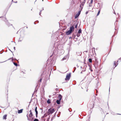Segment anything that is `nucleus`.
Wrapping results in <instances>:
<instances>
[{
  "instance_id": "11",
  "label": "nucleus",
  "mask_w": 121,
  "mask_h": 121,
  "mask_svg": "<svg viewBox=\"0 0 121 121\" xmlns=\"http://www.w3.org/2000/svg\"><path fill=\"white\" fill-rule=\"evenodd\" d=\"M93 2V0H91V2L89 4V6L91 7L92 6V4Z\"/></svg>"
},
{
  "instance_id": "17",
  "label": "nucleus",
  "mask_w": 121,
  "mask_h": 121,
  "mask_svg": "<svg viewBox=\"0 0 121 121\" xmlns=\"http://www.w3.org/2000/svg\"><path fill=\"white\" fill-rule=\"evenodd\" d=\"M78 33L79 34L81 33H82V30L81 29H80L79 30Z\"/></svg>"
},
{
  "instance_id": "8",
  "label": "nucleus",
  "mask_w": 121,
  "mask_h": 121,
  "mask_svg": "<svg viewBox=\"0 0 121 121\" xmlns=\"http://www.w3.org/2000/svg\"><path fill=\"white\" fill-rule=\"evenodd\" d=\"M72 33V32L69 30L66 32V34L67 35H69L71 34Z\"/></svg>"
},
{
  "instance_id": "21",
  "label": "nucleus",
  "mask_w": 121,
  "mask_h": 121,
  "mask_svg": "<svg viewBox=\"0 0 121 121\" xmlns=\"http://www.w3.org/2000/svg\"><path fill=\"white\" fill-rule=\"evenodd\" d=\"M34 110H33V109H32L31 110H30V114H31V113H33V112H32V111H34Z\"/></svg>"
},
{
  "instance_id": "1",
  "label": "nucleus",
  "mask_w": 121,
  "mask_h": 121,
  "mask_svg": "<svg viewBox=\"0 0 121 121\" xmlns=\"http://www.w3.org/2000/svg\"><path fill=\"white\" fill-rule=\"evenodd\" d=\"M47 114H44L43 116H42L41 117V120L45 121L46 118H45L46 117H47V121H49V119H50V115H49L50 114H48V115H47Z\"/></svg>"
},
{
  "instance_id": "37",
  "label": "nucleus",
  "mask_w": 121,
  "mask_h": 121,
  "mask_svg": "<svg viewBox=\"0 0 121 121\" xmlns=\"http://www.w3.org/2000/svg\"><path fill=\"white\" fill-rule=\"evenodd\" d=\"M14 119H13V120L12 121H14Z\"/></svg>"
},
{
  "instance_id": "6",
  "label": "nucleus",
  "mask_w": 121,
  "mask_h": 121,
  "mask_svg": "<svg viewBox=\"0 0 121 121\" xmlns=\"http://www.w3.org/2000/svg\"><path fill=\"white\" fill-rule=\"evenodd\" d=\"M74 28L73 26H72L70 27L69 30L72 32L73 31H74Z\"/></svg>"
},
{
  "instance_id": "18",
  "label": "nucleus",
  "mask_w": 121,
  "mask_h": 121,
  "mask_svg": "<svg viewBox=\"0 0 121 121\" xmlns=\"http://www.w3.org/2000/svg\"><path fill=\"white\" fill-rule=\"evenodd\" d=\"M51 102V100L50 99H48L47 101V103L49 104Z\"/></svg>"
},
{
  "instance_id": "9",
  "label": "nucleus",
  "mask_w": 121,
  "mask_h": 121,
  "mask_svg": "<svg viewBox=\"0 0 121 121\" xmlns=\"http://www.w3.org/2000/svg\"><path fill=\"white\" fill-rule=\"evenodd\" d=\"M7 115L6 114L4 115L3 117V120H6L7 119Z\"/></svg>"
},
{
  "instance_id": "25",
  "label": "nucleus",
  "mask_w": 121,
  "mask_h": 121,
  "mask_svg": "<svg viewBox=\"0 0 121 121\" xmlns=\"http://www.w3.org/2000/svg\"><path fill=\"white\" fill-rule=\"evenodd\" d=\"M87 119H89L90 117V115H89L87 117Z\"/></svg>"
},
{
  "instance_id": "36",
  "label": "nucleus",
  "mask_w": 121,
  "mask_h": 121,
  "mask_svg": "<svg viewBox=\"0 0 121 121\" xmlns=\"http://www.w3.org/2000/svg\"><path fill=\"white\" fill-rule=\"evenodd\" d=\"M117 114L121 115V114Z\"/></svg>"
},
{
  "instance_id": "5",
  "label": "nucleus",
  "mask_w": 121,
  "mask_h": 121,
  "mask_svg": "<svg viewBox=\"0 0 121 121\" xmlns=\"http://www.w3.org/2000/svg\"><path fill=\"white\" fill-rule=\"evenodd\" d=\"M48 111L49 112L52 113L54 111V109L53 108H51L49 109Z\"/></svg>"
},
{
  "instance_id": "32",
  "label": "nucleus",
  "mask_w": 121,
  "mask_h": 121,
  "mask_svg": "<svg viewBox=\"0 0 121 121\" xmlns=\"http://www.w3.org/2000/svg\"><path fill=\"white\" fill-rule=\"evenodd\" d=\"M78 15L77 16H76V15L75 17V18H76L78 17Z\"/></svg>"
},
{
  "instance_id": "14",
  "label": "nucleus",
  "mask_w": 121,
  "mask_h": 121,
  "mask_svg": "<svg viewBox=\"0 0 121 121\" xmlns=\"http://www.w3.org/2000/svg\"><path fill=\"white\" fill-rule=\"evenodd\" d=\"M56 114H54V116L52 117L51 119V121H52V120L55 118Z\"/></svg>"
},
{
  "instance_id": "12",
  "label": "nucleus",
  "mask_w": 121,
  "mask_h": 121,
  "mask_svg": "<svg viewBox=\"0 0 121 121\" xmlns=\"http://www.w3.org/2000/svg\"><path fill=\"white\" fill-rule=\"evenodd\" d=\"M85 0H84V1H83V2H81V4L82 5V6H83V5H84L85 3Z\"/></svg>"
},
{
  "instance_id": "16",
  "label": "nucleus",
  "mask_w": 121,
  "mask_h": 121,
  "mask_svg": "<svg viewBox=\"0 0 121 121\" xmlns=\"http://www.w3.org/2000/svg\"><path fill=\"white\" fill-rule=\"evenodd\" d=\"M117 65H116V62L114 61V64H113V67H114V68Z\"/></svg>"
},
{
  "instance_id": "15",
  "label": "nucleus",
  "mask_w": 121,
  "mask_h": 121,
  "mask_svg": "<svg viewBox=\"0 0 121 121\" xmlns=\"http://www.w3.org/2000/svg\"><path fill=\"white\" fill-rule=\"evenodd\" d=\"M59 100H57L56 101V102L58 104H60V101Z\"/></svg>"
},
{
  "instance_id": "20",
  "label": "nucleus",
  "mask_w": 121,
  "mask_h": 121,
  "mask_svg": "<svg viewBox=\"0 0 121 121\" xmlns=\"http://www.w3.org/2000/svg\"><path fill=\"white\" fill-rule=\"evenodd\" d=\"M100 10H99L97 14V16H98L99 15V14L100 13Z\"/></svg>"
},
{
  "instance_id": "13",
  "label": "nucleus",
  "mask_w": 121,
  "mask_h": 121,
  "mask_svg": "<svg viewBox=\"0 0 121 121\" xmlns=\"http://www.w3.org/2000/svg\"><path fill=\"white\" fill-rule=\"evenodd\" d=\"M23 110V109H21L20 110H18V113H22V111Z\"/></svg>"
},
{
  "instance_id": "33",
  "label": "nucleus",
  "mask_w": 121,
  "mask_h": 121,
  "mask_svg": "<svg viewBox=\"0 0 121 121\" xmlns=\"http://www.w3.org/2000/svg\"><path fill=\"white\" fill-rule=\"evenodd\" d=\"M38 114H35L36 116V117H37V116Z\"/></svg>"
},
{
  "instance_id": "30",
  "label": "nucleus",
  "mask_w": 121,
  "mask_h": 121,
  "mask_svg": "<svg viewBox=\"0 0 121 121\" xmlns=\"http://www.w3.org/2000/svg\"><path fill=\"white\" fill-rule=\"evenodd\" d=\"M80 11H79L78 13V16H79V15L80 14Z\"/></svg>"
},
{
  "instance_id": "26",
  "label": "nucleus",
  "mask_w": 121,
  "mask_h": 121,
  "mask_svg": "<svg viewBox=\"0 0 121 121\" xmlns=\"http://www.w3.org/2000/svg\"><path fill=\"white\" fill-rule=\"evenodd\" d=\"M60 114H57V116L58 117H59L60 116Z\"/></svg>"
},
{
  "instance_id": "2",
  "label": "nucleus",
  "mask_w": 121,
  "mask_h": 121,
  "mask_svg": "<svg viewBox=\"0 0 121 121\" xmlns=\"http://www.w3.org/2000/svg\"><path fill=\"white\" fill-rule=\"evenodd\" d=\"M28 114H27L26 115L28 120L29 121H32L34 119L33 114H29L28 115Z\"/></svg>"
},
{
  "instance_id": "35",
  "label": "nucleus",
  "mask_w": 121,
  "mask_h": 121,
  "mask_svg": "<svg viewBox=\"0 0 121 121\" xmlns=\"http://www.w3.org/2000/svg\"><path fill=\"white\" fill-rule=\"evenodd\" d=\"M12 116H13V118H15V117H14V115H12Z\"/></svg>"
},
{
  "instance_id": "3",
  "label": "nucleus",
  "mask_w": 121,
  "mask_h": 121,
  "mask_svg": "<svg viewBox=\"0 0 121 121\" xmlns=\"http://www.w3.org/2000/svg\"><path fill=\"white\" fill-rule=\"evenodd\" d=\"M94 103H90L88 105L87 107L88 108L90 109H92L94 107Z\"/></svg>"
},
{
  "instance_id": "19",
  "label": "nucleus",
  "mask_w": 121,
  "mask_h": 121,
  "mask_svg": "<svg viewBox=\"0 0 121 121\" xmlns=\"http://www.w3.org/2000/svg\"><path fill=\"white\" fill-rule=\"evenodd\" d=\"M35 112L36 113H38V112L37 111V107H36L35 109Z\"/></svg>"
},
{
  "instance_id": "10",
  "label": "nucleus",
  "mask_w": 121,
  "mask_h": 121,
  "mask_svg": "<svg viewBox=\"0 0 121 121\" xmlns=\"http://www.w3.org/2000/svg\"><path fill=\"white\" fill-rule=\"evenodd\" d=\"M62 98V96L60 94L59 95L58 97V100H60Z\"/></svg>"
},
{
  "instance_id": "7",
  "label": "nucleus",
  "mask_w": 121,
  "mask_h": 121,
  "mask_svg": "<svg viewBox=\"0 0 121 121\" xmlns=\"http://www.w3.org/2000/svg\"><path fill=\"white\" fill-rule=\"evenodd\" d=\"M81 115H82V116L80 115L79 114V115L78 116V117L80 119H82L83 118L82 116H85V115H84L83 114H81Z\"/></svg>"
},
{
  "instance_id": "27",
  "label": "nucleus",
  "mask_w": 121,
  "mask_h": 121,
  "mask_svg": "<svg viewBox=\"0 0 121 121\" xmlns=\"http://www.w3.org/2000/svg\"><path fill=\"white\" fill-rule=\"evenodd\" d=\"M78 24H76V25L75 26V28H77V26H78Z\"/></svg>"
},
{
  "instance_id": "4",
  "label": "nucleus",
  "mask_w": 121,
  "mask_h": 121,
  "mask_svg": "<svg viewBox=\"0 0 121 121\" xmlns=\"http://www.w3.org/2000/svg\"><path fill=\"white\" fill-rule=\"evenodd\" d=\"M71 77V73H69L67 74L66 75V78H65V80H69L70 79V78Z\"/></svg>"
},
{
  "instance_id": "24",
  "label": "nucleus",
  "mask_w": 121,
  "mask_h": 121,
  "mask_svg": "<svg viewBox=\"0 0 121 121\" xmlns=\"http://www.w3.org/2000/svg\"><path fill=\"white\" fill-rule=\"evenodd\" d=\"M13 64L16 66H17V64L15 62H13Z\"/></svg>"
},
{
  "instance_id": "22",
  "label": "nucleus",
  "mask_w": 121,
  "mask_h": 121,
  "mask_svg": "<svg viewBox=\"0 0 121 121\" xmlns=\"http://www.w3.org/2000/svg\"><path fill=\"white\" fill-rule=\"evenodd\" d=\"M34 121H39V120L35 118L34 120Z\"/></svg>"
},
{
  "instance_id": "29",
  "label": "nucleus",
  "mask_w": 121,
  "mask_h": 121,
  "mask_svg": "<svg viewBox=\"0 0 121 121\" xmlns=\"http://www.w3.org/2000/svg\"><path fill=\"white\" fill-rule=\"evenodd\" d=\"M80 35L79 34H77V36L78 37L80 36Z\"/></svg>"
},
{
  "instance_id": "34",
  "label": "nucleus",
  "mask_w": 121,
  "mask_h": 121,
  "mask_svg": "<svg viewBox=\"0 0 121 121\" xmlns=\"http://www.w3.org/2000/svg\"><path fill=\"white\" fill-rule=\"evenodd\" d=\"M105 116H106V115H105L104 116V119H103V121H104V118H105Z\"/></svg>"
},
{
  "instance_id": "28",
  "label": "nucleus",
  "mask_w": 121,
  "mask_h": 121,
  "mask_svg": "<svg viewBox=\"0 0 121 121\" xmlns=\"http://www.w3.org/2000/svg\"><path fill=\"white\" fill-rule=\"evenodd\" d=\"M83 6L82 4H80V7H81V8H82L83 7Z\"/></svg>"
},
{
  "instance_id": "23",
  "label": "nucleus",
  "mask_w": 121,
  "mask_h": 121,
  "mask_svg": "<svg viewBox=\"0 0 121 121\" xmlns=\"http://www.w3.org/2000/svg\"><path fill=\"white\" fill-rule=\"evenodd\" d=\"M89 62H92V59L91 58H89Z\"/></svg>"
},
{
  "instance_id": "31",
  "label": "nucleus",
  "mask_w": 121,
  "mask_h": 121,
  "mask_svg": "<svg viewBox=\"0 0 121 121\" xmlns=\"http://www.w3.org/2000/svg\"><path fill=\"white\" fill-rule=\"evenodd\" d=\"M42 80V78H41L39 80V82H41Z\"/></svg>"
}]
</instances>
